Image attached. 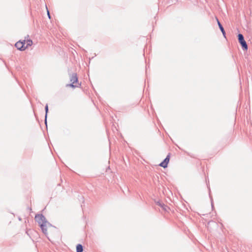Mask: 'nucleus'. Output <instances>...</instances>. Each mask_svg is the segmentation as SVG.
Instances as JSON below:
<instances>
[{
  "instance_id": "1",
  "label": "nucleus",
  "mask_w": 252,
  "mask_h": 252,
  "mask_svg": "<svg viewBox=\"0 0 252 252\" xmlns=\"http://www.w3.org/2000/svg\"><path fill=\"white\" fill-rule=\"evenodd\" d=\"M70 81L72 82V83L70 84H67L66 87H70L72 88L78 87L77 85H74L75 83H78V78L76 73H73L70 76Z\"/></svg>"
},
{
  "instance_id": "2",
  "label": "nucleus",
  "mask_w": 252,
  "mask_h": 252,
  "mask_svg": "<svg viewBox=\"0 0 252 252\" xmlns=\"http://www.w3.org/2000/svg\"><path fill=\"white\" fill-rule=\"evenodd\" d=\"M35 220L38 222L39 225L44 226L43 224L45 222H47L45 217L42 214L36 215L35 217Z\"/></svg>"
},
{
  "instance_id": "3",
  "label": "nucleus",
  "mask_w": 252,
  "mask_h": 252,
  "mask_svg": "<svg viewBox=\"0 0 252 252\" xmlns=\"http://www.w3.org/2000/svg\"><path fill=\"white\" fill-rule=\"evenodd\" d=\"M238 41L239 43L241 44L243 50H247L248 49V45L246 42L244 40V37L243 35L242 34L239 33L238 35Z\"/></svg>"
},
{
  "instance_id": "4",
  "label": "nucleus",
  "mask_w": 252,
  "mask_h": 252,
  "mask_svg": "<svg viewBox=\"0 0 252 252\" xmlns=\"http://www.w3.org/2000/svg\"><path fill=\"white\" fill-rule=\"evenodd\" d=\"M26 44V41H19L15 44V47L21 51H24L25 50V45Z\"/></svg>"
},
{
  "instance_id": "5",
  "label": "nucleus",
  "mask_w": 252,
  "mask_h": 252,
  "mask_svg": "<svg viewBox=\"0 0 252 252\" xmlns=\"http://www.w3.org/2000/svg\"><path fill=\"white\" fill-rule=\"evenodd\" d=\"M43 224L44 225V226L42 227L41 225H40V228H41L43 233L44 234L47 235V227L49 226H51V224L48 221L44 222V223H43Z\"/></svg>"
},
{
  "instance_id": "6",
  "label": "nucleus",
  "mask_w": 252,
  "mask_h": 252,
  "mask_svg": "<svg viewBox=\"0 0 252 252\" xmlns=\"http://www.w3.org/2000/svg\"><path fill=\"white\" fill-rule=\"evenodd\" d=\"M169 161V155H168L164 160L159 164V165L163 168H165L167 166V164Z\"/></svg>"
},
{
  "instance_id": "7",
  "label": "nucleus",
  "mask_w": 252,
  "mask_h": 252,
  "mask_svg": "<svg viewBox=\"0 0 252 252\" xmlns=\"http://www.w3.org/2000/svg\"><path fill=\"white\" fill-rule=\"evenodd\" d=\"M217 22H218V24L220 29V30L221 32H222L223 36H225V32L224 28H223L222 26L221 25L220 23L218 20V19H217Z\"/></svg>"
},
{
  "instance_id": "8",
  "label": "nucleus",
  "mask_w": 252,
  "mask_h": 252,
  "mask_svg": "<svg viewBox=\"0 0 252 252\" xmlns=\"http://www.w3.org/2000/svg\"><path fill=\"white\" fill-rule=\"evenodd\" d=\"M83 251V246L81 244H78L76 246L77 252H82Z\"/></svg>"
},
{
  "instance_id": "9",
  "label": "nucleus",
  "mask_w": 252,
  "mask_h": 252,
  "mask_svg": "<svg viewBox=\"0 0 252 252\" xmlns=\"http://www.w3.org/2000/svg\"><path fill=\"white\" fill-rule=\"evenodd\" d=\"M32 44V40H28L26 42V44L25 45V49L27 48L28 47L31 46Z\"/></svg>"
},
{
  "instance_id": "10",
  "label": "nucleus",
  "mask_w": 252,
  "mask_h": 252,
  "mask_svg": "<svg viewBox=\"0 0 252 252\" xmlns=\"http://www.w3.org/2000/svg\"><path fill=\"white\" fill-rule=\"evenodd\" d=\"M45 112H46L45 123L46 124H47V121H46L47 115V113L48 112V106L47 104H46L45 107Z\"/></svg>"
},
{
  "instance_id": "11",
  "label": "nucleus",
  "mask_w": 252,
  "mask_h": 252,
  "mask_svg": "<svg viewBox=\"0 0 252 252\" xmlns=\"http://www.w3.org/2000/svg\"><path fill=\"white\" fill-rule=\"evenodd\" d=\"M157 204L159 206H161L164 210H166V206L164 204H162L159 202H158L157 203Z\"/></svg>"
},
{
  "instance_id": "12",
  "label": "nucleus",
  "mask_w": 252,
  "mask_h": 252,
  "mask_svg": "<svg viewBox=\"0 0 252 252\" xmlns=\"http://www.w3.org/2000/svg\"><path fill=\"white\" fill-rule=\"evenodd\" d=\"M47 14L49 18L50 19V15L48 10H47Z\"/></svg>"
}]
</instances>
